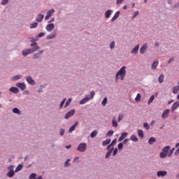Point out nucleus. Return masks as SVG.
I'll return each mask as SVG.
<instances>
[{"instance_id":"4be33fe9","label":"nucleus","mask_w":179,"mask_h":179,"mask_svg":"<svg viewBox=\"0 0 179 179\" xmlns=\"http://www.w3.org/2000/svg\"><path fill=\"white\" fill-rule=\"evenodd\" d=\"M120 17V11L115 13V15L113 17L111 21L114 22V20H117Z\"/></svg>"},{"instance_id":"72a5a7b5","label":"nucleus","mask_w":179,"mask_h":179,"mask_svg":"<svg viewBox=\"0 0 179 179\" xmlns=\"http://www.w3.org/2000/svg\"><path fill=\"white\" fill-rule=\"evenodd\" d=\"M37 26H38V23L34 22V23L31 24L30 28L36 29V27H37Z\"/></svg>"},{"instance_id":"a19ab883","label":"nucleus","mask_w":179,"mask_h":179,"mask_svg":"<svg viewBox=\"0 0 179 179\" xmlns=\"http://www.w3.org/2000/svg\"><path fill=\"white\" fill-rule=\"evenodd\" d=\"M138 136H139L141 138H143V131H142V130H138Z\"/></svg>"},{"instance_id":"c9c22d12","label":"nucleus","mask_w":179,"mask_h":179,"mask_svg":"<svg viewBox=\"0 0 179 179\" xmlns=\"http://www.w3.org/2000/svg\"><path fill=\"white\" fill-rule=\"evenodd\" d=\"M96 136H97V131L96 130L92 131L90 135L91 138H94Z\"/></svg>"},{"instance_id":"a878e982","label":"nucleus","mask_w":179,"mask_h":179,"mask_svg":"<svg viewBox=\"0 0 179 179\" xmlns=\"http://www.w3.org/2000/svg\"><path fill=\"white\" fill-rule=\"evenodd\" d=\"M156 142V138L155 137H151L148 140L149 145H153Z\"/></svg>"},{"instance_id":"a211bd4d","label":"nucleus","mask_w":179,"mask_h":179,"mask_svg":"<svg viewBox=\"0 0 179 179\" xmlns=\"http://www.w3.org/2000/svg\"><path fill=\"white\" fill-rule=\"evenodd\" d=\"M111 13H113V10H106L105 13V17L106 19H108L110 17V16H111Z\"/></svg>"},{"instance_id":"c85d7f7f","label":"nucleus","mask_w":179,"mask_h":179,"mask_svg":"<svg viewBox=\"0 0 179 179\" xmlns=\"http://www.w3.org/2000/svg\"><path fill=\"white\" fill-rule=\"evenodd\" d=\"M112 124L113 127H115V128H117V127H118V123L117 122V120H115V117L113 118Z\"/></svg>"},{"instance_id":"473e14b6","label":"nucleus","mask_w":179,"mask_h":179,"mask_svg":"<svg viewBox=\"0 0 179 179\" xmlns=\"http://www.w3.org/2000/svg\"><path fill=\"white\" fill-rule=\"evenodd\" d=\"M174 150H176V148H172L169 152L168 151L167 156H169V157H171V155L174 153Z\"/></svg>"},{"instance_id":"37998d69","label":"nucleus","mask_w":179,"mask_h":179,"mask_svg":"<svg viewBox=\"0 0 179 179\" xmlns=\"http://www.w3.org/2000/svg\"><path fill=\"white\" fill-rule=\"evenodd\" d=\"M115 143H117V138H115V139L112 141V143L109 145V146H110V148H111V146H114V145H115Z\"/></svg>"},{"instance_id":"6ab92c4d","label":"nucleus","mask_w":179,"mask_h":179,"mask_svg":"<svg viewBox=\"0 0 179 179\" xmlns=\"http://www.w3.org/2000/svg\"><path fill=\"white\" fill-rule=\"evenodd\" d=\"M9 90L12 92V93H19V89L16 87H10Z\"/></svg>"},{"instance_id":"7c9ffc66","label":"nucleus","mask_w":179,"mask_h":179,"mask_svg":"<svg viewBox=\"0 0 179 179\" xmlns=\"http://www.w3.org/2000/svg\"><path fill=\"white\" fill-rule=\"evenodd\" d=\"M111 142V139H106V141H103L102 145L103 146H107Z\"/></svg>"},{"instance_id":"4d7b16f0","label":"nucleus","mask_w":179,"mask_h":179,"mask_svg":"<svg viewBox=\"0 0 179 179\" xmlns=\"http://www.w3.org/2000/svg\"><path fill=\"white\" fill-rule=\"evenodd\" d=\"M65 134V130L64 129H61L60 130V135L62 136Z\"/></svg>"},{"instance_id":"ddd939ff","label":"nucleus","mask_w":179,"mask_h":179,"mask_svg":"<svg viewBox=\"0 0 179 179\" xmlns=\"http://www.w3.org/2000/svg\"><path fill=\"white\" fill-rule=\"evenodd\" d=\"M170 113V109L165 110L162 115V118H167L169 117V114Z\"/></svg>"},{"instance_id":"39448f33","label":"nucleus","mask_w":179,"mask_h":179,"mask_svg":"<svg viewBox=\"0 0 179 179\" xmlns=\"http://www.w3.org/2000/svg\"><path fill=\"white\" fill-rule=\"evenodd\" d=\"M87 146V145H86V143H81L78 147V152H85L86 150Z\"/></svg>"},{"instance_id":"4c0bfd02","label":"nucleus","mask_w":179,"mask_h":179,"mask_svg":"<svg viewBox=\"0 0 179 179\" xmlns=\"http://www.w3.org/2000/svg\"><path fill=\"white\" fill-rule=\"evenodd\" d=\"M71 101H72V99L70 98L66 101L64 107H68L71 104Z\"/></svg>"},{"instance_id":"603ef678","label":"nucleus","mask_w":179,"mask_h":179,"mask_svg":"<svg viewBox=\"0 0 179 179\" xmlns=\"http://www.w3.org/2000/svg\"><path fill=\"white\" fill-rule=\"evenodd\" d=\"M9 2V0H2L1 5H6Z\"/></svg>"},{"instance_id":"c03bdc74","label":"nucleus","mask_w":179,"mask_h":179,"mask_svg":"<svg viewBox=\"0 0 179 179\" xmlns=\"http://www.w3.org/2000/svg\"><path fill=\"white\" fill-rule=\"evenodd\" d=\"M37 175L36 173H31L30 176H29V179H36V176Z\"/></svg>"},{"instance_id":"5fc2aeb1","label":"nucleus","mask_w":179,"mask_h":179,"mask_svg":"<svg viewBox=\"0 0 179 179\" xmlns=\"http://www.w3.org/2000/svg\"><path fill=\"white\" fill-rule=\"evenodd\" d=\"M138 15H139V12L138 11H135L134 13L133 19L136 17V16H138Z\"/></svg>"},{"instance_id":"2eb2a0df","label":"nucleus","mask_w":179,"mask_h":179,"mask_svg":"<svg viewBox=\"0 0 179 179\" xmlns=\"http://www.w3.org/2000/svg\"><path fill=\"white\" fill-rule=\"evenodd\" d=\"M167 175V172L166 171H159L157 172L158 177H164V176Z\"/></svg>"},{"instance_id":"1a4fd4ad","label":"nucleus","mask_w":179,"mask_h":179,"mask_svg":"<svg viewBox=\"0 0 179 179\" xmlns=\"http://www.w3.org/2000/svg\"><path fill=\"white\" fill-rule=\"evenodd\" d=\"M74 114H75V110L73 109L66 114V115L64 116L65 120H68V118L72 117Z\"/></svg>"},{"instance_id":"e433bc0d","label":"nucleus","mask_w":179,"mask_h":179,"mask_svg":"<svg viewBox=\"0 0 179 179\" xmlns=\"http://www.w3.org/2000/svg\"><path fill=\"white\" fill-rule=\"evenodd\" d=\"M141 97H142V96L141 95V94H138L136 97L135 98V101H140Z\"/></svg>"},{"instance_id":"f8f14e48","label":"nucleus","mask_w":179,"mask_h":179,"mask_svg":"<svg viewBox=\"0 0 179 179\" xmlns=\"http://www.w3.org/2000/svg\"><path fill=\"white\" fill-rule=\"evenodd\" d=\"M55 27V25L54 24H49L46 26V30L47 31H52Z\"/></svg>"},{"instance_id":"2f4dec72","label":"nucleus","mask_w":179,"mask_h":179,"mask_svg":"<svg viewBox=\"0 0 179 179\" xmlns=\"http://www.w3.org/2000/svg\"><path fill=\"white\" fill-rule=\"evenodd\" d=\"M131 141H133V142H138V138L135 135H132L130 137Z\"/></svg>"},{"instance_id":"4468645a","label":"nucleus","mask_w":179,"mask_h":179,"mask_svg":"<svg viewBox=\"0 0 179 179\" xmlns=\"http://www.w3.org/2000/svg\"><path fill=\"white\" fill-rule=\"evenodd\" d=\"M148 49V44H144L140 49V54H145V51Z\"/></svg>"},{"instance_id":"774afa93","label":"nucleus","mask_w":179,"mask_h":179,"mask_svg":"<svg viewBox=\"0 0 179 179\" xmlns=\"http://www.w3.org/2000/svg\"><path fill=\"white\" fill-rule=\"evenodd\" d=\"M173 100H171L168 102V104H171V103H173Z\"/></svg>"},{"instance_id":"cd10ccee","label":"nucleus","mask_w":179,"mask_h":179,"mask_svg":"<svg viewBox=\"0 0 179 179\" xmlns=\"http://www.w3.org/2000/svg\"><path fill=\"white\" fill-rule=\"evenodd\" d=\"M178 92H179V85L173 87V93L174 94H177V93H178Z\"/></svg>"},{"instance_id":"5701e85b","label":"nucleus","mask_w":179,"mask_h":179,"mask_svg":"<svg viewBox=\"0 0 179 179\" xmlns=\"http://www.w3.org/2000/svg\"><path fill=\"white\" fill-rule=\"evenodd\" d=\"M43 52V51L41 50L38 53L34 54L33 55V59H37V58H39L40 55H41Z\"/></svg>"},{"instance_id":"bb28decb","label":"nucleus","mask_w":179,"mask_h":179,"mask_svg":"<svg viewBox=\"0 0 179 179\" xmlns=\"http://www.w3.org/2000/svg\"><path fill=\"white\" fill-rule=\"evenodd\" d=\"M159 65V61H155L152 65V69H156Z\"/></svg>"},{"instance_id":"69168bd1","label":"nucleus","mask_w":179,"mask_h":179,"mask_svg":"<svg viewBox=\"0 0 179 179\" xmlns=\"http://www.w3.org/2000/svg\"><path fill=\"white\" fill-rule=\"evenodd\" d=\"M78 160H79V157H76V158L73 159V163H75L76 162H78Z\"/></svg>"},{"instance_id":"9d476101","label":"nucleus","mask_w":179,"mask_h":179,"mask_svg":"<svg viewBox=\"0 0 179 179\" xmlns=\"http://www.w3.org/2000/svg\"><path fill=\"white\" fill-rule=\"evenodd\" d=\"M127 136H128V133L127 132L122 133L120 137L118 139V142H121L122 141H124V139H125V138H127Z\"/></svg>"},{"instance_id":"aec40b11","label":"nucleus","mask_w":179,"mask_h":179,"mask_svg":"<svg viewBox=\"0 0 179 179\" xmlns=\"http://www.w3.org/2000/svg\"><path fill=\"white\" fill-rule=\"evenodd\" d=\"M56 36H57V34L52 33L50 35H48L46 38H47V40H51L52 38H55Z\"/></svg>"},{"instance_id":"20e7f679","label":"nucleus","mask_w":179,"mask_h":179,"mask_svg":"<svg viewBox=\"0 0 179 179\" xmlns=\"http://www.w3.org/2000/svg\"><path fill=\"white\" fill-rule=\"evenodd\" d=\"M169 150H170V146H166L162 152L159 154L161 159H164V157H167V154L169 153Z\"/></svg>"},{"instance_id":"7ed1b4c3","label":"nucleus","mask_w":179,"mask_h":179,"mask_svg":"<svg viewBox=\"0 0 179 179\" xmlns=\"http://www.w3.org/2000/svg\"><path fill=\"white\" fill-rule=\"evenodd\" d=\"M94 91L91 92L90 96H89V95L86 96L80 101V104H85V103H87L89 100H92V99H94Z\"/></svg>"},{"instance_id":"e2e57ef3","label":"nucleus","mask_w":179,"mask_h":179,"mask_svg":"<svg viewBox=\"0 0 179 179\" xmlns=\"http://www.w3.org/2000/svg\"><path fill=\"white\" fill-rule=\"evenodd\" d=\"M177 155H179V147H178V148L176 150V151L175 152V155L177 156Z\"/></svg>"},{"instance_id":"423d86ee","label":"nucleus","mask_w":179,"mask_h":179,"mask_svg":"<svg viewBox=\"0 0 179 179\" xmlns=\"http://www.w3.org/2000/svg\"><path fill=\"white\" fill-rule=\"evenodd\" d=\"M55 12V10H54V8H52L50 10H48L47 15L45 17V20H48V19H50L52 16Z\"/></svg>"},{"instance_id":"0e129e2a","label":"nucleus","mask_w":179,"mask_h":179,"mask_svg":"<svg viewBox=\"0 0 179 179\" xmlns=\"http://www.w3.org/2000/svg\"><path fill=\"white\" fill-rule=\"evenodd\" d=\"M174 61V58L171 57L169 62H168V64H170L171 62H173Z\"/></svg>"},{"instance_id":"f257e3e1","label":"nucleus","mask_w":179,"mask_h":179,"mask_svg":"<svg viewBox=\"0 0 179 179\" xmlns=\"http://www.w3.org/2000/svg\"><path fill=\"white\" fill-rule=\"evenodd\" d=\"M31 47H33L31 49H26L22 51V55L23 57H27L29 54H33V52H36V51H38L40 49V47L37 45V43L34 42L31 44Z\"/></svg>"},{"instance_id":"f03ea898","label":"nucleus","mask_w":179,"mask_h":179,"mask_svg":"<svg viewBox=\"0 0 179 179\" xmlns=\"http://www.w3.org/2000/svg\"><path fill=\"white\" fill-rule=\"evenodd\" d=\"M127 67L125 66H123L116 73V79H121V80H124L125 78V76L127 75V71L125 69Z\"/></svg>"},{"instance_id":"a18cd8bd","label":"nucleus","mask_w":179,"mask_h":179,"mask_svg":"<svg viewBox=\"0 0 179 179\" xmlns=\"http://www.w3.org/2000/svg\"><path fill=\"white\" fill-rule=\"evenodd\" d=\"M20 78H22V76H15L13 78V80H18Z\"/></svg>"},{"instance_id":"8fccbe9b","label":"nucleus","mask_w":179,"mask_h":179,"mask_svg":"<svg viewBox=\"0 0 179 179\" xmlns=\"http://www.w3.org/2000/svg\"><path fill=\"white\" fill-rule=\"evenodd\" d=\"M44 36H45V34L44 32H41L39 34H38L37 37L41 38V37H44Z\"/></svg>"},{"instance_id":"bf43d9fd","label":"nucleus","mask_w":179,"mask_h":179,"mask_svg":"<svg viewBox=\"0 0 179 179\" xmlns=\"http://www.w3.org/2000/svg\"><path fill=\"white\" fill-rule=\"evenodd\" d=\"M71 162V159H67L64 164L65 167L68 166V164Z\"/></svg>"},{"instance_id":"ea45409f","label":"nucleus","mask_w":179,"mask_h":179,"mask_svg":"<svg viewBox=\"0 0 179 179\" xmlns=\"http://www.w3.org/2000/svg\"><path fill=\"white\" fill-rule=\"evenodd\" d=\"M122 118H124V114H122V113L119 114V116H118V122H120V121H122Z\"/></svg>"},{"instance_id":"b1692460","label":"nucleus","mask_w":179,"mask_h":179,"mask_svg":"<svg viewBox=\"0 0 179 179\" xmlns=\"http://www.w3.org/2000/svg\"><path fill=\"white\" fill-rule=\"evenodd\" d=\"M44 19V15L39 14L36 17V22H41Z\"/></svg>"},{"instance_id":"f3484780","label":"nucleus","mask_w":179,"mask_h":179,"mask_svg":"<svg viewBox=\"0 0 179 179\" xmlns=\"http://www.w3.org/2000/svg\"><path fill=\"white\" fill-rule=\"evenodd\" d=\"M78 122H76L73 126H71V127L69 129V132L71 134V132H73V131H75V128H76V127H78Z\"/></svg>"},{"instance_id":"052dcab7","label":"nucleus","mask_w":179,"mask_h":179,"mask_svg":"<svg viewBox=\"0 0 179 179\" xmlns=\"http://www.w3.org/2000/svg\"><path fill=\"white\" fill-rule=\"evenodd\" d=\"M122 1H124V0H117L116 3L117 5H120V3H122Z\"/></svg>"},{"instance_id":"864d4df0","label":"nucleus","mask_w":179,"mask_h":179,"mask_svg":"<svg viewBox=\"0 0 179 179\" xmlns=\"http://www.w3.org/2000/svg\"><path fill=\"white\" fill-rule=\"evenodd\" d=\"M111 50H113V48H114V47H115V43L114 41H113L111 43H110V45Z\"/></svg>"},{"instance_id":"9b49d317","label":"nucleus","mask_w":179,"mask_h":179,"mask_svg":"<svg viewBox=\"0 0 179 179\" xmlns=\"http://www.w3.org/2000/svg\"><path fill=\"white\" fill-rule=\"evenodd\" d=\"M16 86L19 87V89H21V90H24V89H26V85L24 83H17Z\"/></svg>"},{"instance_id":"c756f323","label":"nucleus","mask_w":179,"mask_h":179,"mask_svg":"<svg viewBox=\"0 0 179 179\" xmlns=\"http://www.w3.org/2000/svg\"><path fill=\"white\" fill-rule=\"evenodd\" d=\"M159 83H163L164 82V76L163 74L160 75L158 79Z\"/></svg>"},{"instance_id":"f704fd0d","label":"nucleus","mask_w":179,"mask_h":179,"mask_svg":"<svg viewBox=\"0 0 179 179\" xmlns=\"http://www.w3.org/2000/svg\"><path fill=\"white\" fill-rule=\"evenodd\" d=\"M13 112L14 113V114H20V110L17 109V108H13Z\"/></svg>"},{"instance_id":"13d9d810","label":"nucleus","mask_w":179,"mask_h":179,"mask_svg":"<svg viewBox=\"0 0 179 179\" xmlns=\"http://www.w3.org/2000/svg\"><path fill=\"white\" fill-rule=\"evenodd\" d=\"M117 153H118V149L115 148L113 151V156H115V155H117Z\"/></svg>"},{"instance_id":"09e8293b","label":"nucleus","mask_w":179,"mask_h":179,"mask_svg":"<svg viewBox=\"0 0 179 179\" xmlns=\"http://www.w3.org/2000/svg\"><path fill=\"white\" fill-rule=\"evenodd\" d=\"M114 134V131L110 130L107 133L108 136H113V134Z\"/></svg>"},{"instance_id":"49530a36","label":"nucleus","mask_w":179,"mask_h":179,"mask_svg":"<svg viewBox=\"0 0 179 179\" xmlns=\"http://www.w3.org/2000/svg\"><path fill=\"white\" fill-rule=\"evenodd\" d=\"M107 104V97H105L102 101V106H106Z\"/></svg>"},{"instance_id":"338daca9","label":"nucleus","mask_w":179,"mask_h":179,"mask_svg":"<svg viewBox=\"0 0 179 179\" xmlns=\"http://www.w3.org/2000/svg\"><path fill=\"white\" fill-rule=\"evenodd\" d=\"M127 142H128V139H125L123 141V143H127Z\"/></svg>"},{"instance_id":"de8ad7c7","label":"nucleus","mask_w":179,"mask_h":179,"mask_svg":"<svg viewBox=\"0 0 179 179\" xmlns=\"http://www.w3.org/2000/svg\"><path fill=\"white\" fill-rule=\"evenodd\" d=\"M65 101H66V99H63V101L60 103V108H62L64 104H65Z\"/></svg>"},{"instance_id":"58836bf2","label":"nucleus","mask_w":179,"mask_h":179,"mask_svg":"<svg viewBox=\"0 0 179 179\" xmlns=\"http://www.w3.org/2000/svg\"><path fill=\"white\" fill-rule=\"evenodd\" d=\"M23 168V166L22 164H19L16 169H15V171H20V170H22V169Z\"/></svg>"},{"instance_id":"0eeeda50","label":"nucleus","mask_w":179,"mask_h":179,"mask_svg":"<svg viewBox=\"0 0 179 179\" xmlns=\"http://www.w3.org/2000/svg\"><path fill=\"white\" fill-rule=\"evenodd\" d=\"M111 148V145H108L107 149H108V152L106 155V159H108L110 156H111V153H113V150H114V148H112L111 150L110 149Z\"/></svg>"},{"instance_id":"79ce46f5","label":"nucleus","mask_w":179,"mask_h":179,"mask_svg":"<svg viewBox=\"0 0 179 179\" xmlns=\"http://www.w3.org/2000/svg\"><path fill=\"white\" fill-rule=\"evenodd\" d=\"M153 100H155V95L151 96V97L148 100V104H150L152 103V101H153Z\"/></svg>"},{"instance_id":"dca6fc26","label":"nucleus","mask_w":179,"mask_h":179,"mask_svg":"<svg viewBox=\"0 0 179 179\" xmlns=\"http://www.w3.org/2000/svg\"><path fill=\"white\" fill-rule=\"evenodd\" d=\"M26 80H27V82H28L29 83V85H35V82L33 80V78H31V76H28V77H27V78H26Z\"/></svg>"},{"instance_id":"3c124183","label":"nucleus","mask_w":179,"mask_h":179,"mask_svg":"<svg viewBox=\"0 0 179 179\" xmlns=\"http://www.w3.org/2000/svg\"><path fill=\"white\" fill-rule=\"evenodd\" d=\"M143 127L144 128H145L146 129H149V128H150V127L149 126V124L148 123H144L143 124Z\"/></svg>"},{"instance_id":"393cba45","label":"nucleus","mask_w":179,"mask_h":179,"mask_svg":"<svg viewBox=\"0 0 179 179\" xmlns=\"http://www.w3.org/2000/svg\"><path fill=\"white\" fill-rule=\"evenodd\" d=\"M13 176H15V171L13 169H10L7 173V177H13Z\"/></svg>"},{"instance_id":"412c9836","label":"nucleus","mask_w":179,"mask_h":179,"mask_svg":"<svg viewBox=\"0 0 179 179\" xmlns=\"http://www.w3.org/2000/svg\"><path fill=\"white\" fill-rule=\"evenodd\" d=\"M139 51V45L135 46V48L131 50V54H137Z\"/></svg>"},{"instance_id":"680f3d73","label":"nucleus","mask_w":179,"mask_h":179,"mask_svg":"<svg viewBox=\"0 0 179 179\" xmlns=\"http://www.w3.org/2000/svg\"><path fill=\"white\" fill-rule=\"evenodd\" d=\"M52 22H55V19H54V17H52L48 23H52Z\"/></svg>"},{"instance_id":"6e6552de","label":"nucleus","mask_w":179,"mask_h":179,"mask_svg":"<svg viewBox=\"0 0 179 179\" xmlns=\"http://www.w3.org/2000/svg\"><path fill=\"white\" fill-rule=\"evenodd\" d=\"M179 107V101H177L175 103H173V104L171 106V112L174 113V111H176V110H177V108H178Z\"/></svg>"},{"instance_id":"6e6d98bb","label":"nucleus","mask_w":179,"mask_h":179,"mask_svg":"<svg viewBox=\"0 0 179 179\" xmlns=\"http://www.w3.org/2000/svg\"><path fill=\"white\" fill-rule=\"evenodd\" d=\"M122 148H124V145L122 144V143H119L118 149L121 150L122 149Z\"/></svg>"}]
</instances>
